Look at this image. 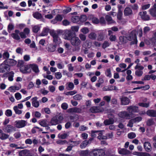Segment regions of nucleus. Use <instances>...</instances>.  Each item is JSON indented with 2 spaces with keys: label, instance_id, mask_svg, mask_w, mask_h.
Returning <instances> with one entry per match:
<instances>
[{
  "label": "nucleus",
  "instance_id": "obj_8",
  "mask_svg": "<svg viewBox=\"0 0 156 156\" xmlns=\"http://www.w3.org/2000/svg\"><path fill=\"white\" fill-rule=\"evenodd\" d=\"M70 41L71 44L74 46H78L80 44V40L78 37H76V36L73 37Z\"/></svg>",
  "mask_w": 156,
  "mask_h": 156
},
{
  "label": "nucleus",
  "instance_id": "obj_51",
  "mask_svg": "<svg viewBox=\"0 0 156 156\" xmlns=\"http://www.w3.org/2000/svg\"><path fill=\"white\" fill-rule=\"evenodd\" d=\"M5 114L7 116H11L12 115V111L8 109L6 111Z\"/></svg>",
  "mask_w": 156,
  "mask_h": 156
},
{
  "label": "nucleus",
  "instance_id": "obj_49",
  "mask_svg": "<svg viewBox=\"0 0 156 156\" xmlns=\"http://www.w3.org/2000/svg\"><path fill=\"white\" fill-rule=\"evenodd\" d=\"M129 6L133 10H136L138 8V5L136 3H135L133 5H131Z\"/></svg>",
  "mask_w": 156,
  "mask_h": 156
},
{
  "label": "nucleus",
  "instance_id": "obj_40",
  "mask_svg": "<svg viewBox=\"0 0 156 156\" xmlns=\"http://www.w3.org/2000/svg\"><path fill=\"white\" fill-rule=\"evenodd\" d=\"M150 14L154 17H156V9H150Z\"/></svg>",
  "mask_w": 156,
  "mask_h": 156
},
{
  "label": "nucleus",
  "instance_id": "obj_46",
  "mask_svg": "<svg viewBox=\"0 0 156 156\" xmlns=\"http://www.w3.org/2000/svg\"><path fill=\"white\" fill-rule=\"evenodd\" d=\"M110 45V44L109 42L106 41H105L103 43L102 45V48L103 49L105 48L106 47H108Z\"/></svg>",
  "mask_w": 156,
  "mask_h": 156
},
{
  "label": "nucleus",
  "instance_id": "obj_50",
  "mask_svg": "<svg viewBox=\"0 0 156 156\" xmlns=\"http://www.w3.org/2000/svg\"><path fill=\"white\" fill-rule=\"evenodd\" d=\"M98 156H104L105 154L104 151L102 149H98Z\"/></svg>",
  "mask_w": 156,
  "mask_h": 156
},
{
  "label": "nucleus",
  "instance_id": "obj_54",
  "mask_svg": "<svg viewBox=\"0 0 156 156\" xmlns=\"http://www.w3.org/2000/svg\"><path fill=\"white\" fill-rule=\"evenodd\" d=\"M55 75L56 79L58 80L60 79L62 76L61 73L59 72L55 73Z\"/></svg>",
  "mask_w": 156,
  "mask_h": 156
},
{
  "label": "nucleus",
  "instance_id": "obj_4",
  "mask_svg": "<svg viewBox=\"0 0 156 156\" xmlns=\"http://www.w3.org/2000/svg\"><path fill=\"white\" fill-rule=\"evenodd\" d=\"M89 110L92 113H100L104 112V108L99 106H94L91 107Z\"/></svg>",
  "mask_w": 156,
  "mask_h": 156
},
{
  "label": "nucleus",
  "instance_id": "obj_5",
  "mask_svg": "<svg viewBox=\"0 0 156 156\" xmlns=\"http://www.w3.org/2000/svg\"><path fill=\"white\" fill-rule=\"evenodd\" d=\"M20 70L22 72L24 73H30L31 71V64L21 67Z\"/></svg>",
  "mask_w": 156,
  "mask_h": 156
},
{
  "label": "nucleus",
  "instance_id": "obj_1",
  "mask_svg": "<svg viewBox=\"0 0 156 156\" xmlns=\"http://www.w3.org/2000/svg\"><path fill=\"white\" fill-rule=\"evenodd\" d=\"M127 39L129 41H133L130 42V44L131 45L133 44H136L137 43V40L136 36V33L135 30L132 31L127 36Z\"/></svg>",
  "mask_w": 156,
  "mask_h": 156
},
{
  "label": "nucleus",
  "instance_id": "obj_7",
  "mask_svg": "<svg viewBox=\"0 0 156 156\" xmlns=\"http://www.w3.org/2000/svg\"><path fill=\"white\" fill-rule=\"evenodd\" d=\"M3 130L5 132L10 133L16 131V128L10 125H8L3 129Z\"/></svg>",
  "mask_w": 156,
  "mask_h": 156
},
{
  "label": "nucleus",
  "instance_id": "obj_18",
  "mask_svg": "<svg viewBox=\"0 0 156 156\" xmlns=\"http://www.w3.org/2000/svg\"><path fill=\"white\" fill-rule=\"evenodd\" d=\"M119 153L121 154L128 155L130 154V151L126 149L123 148L119 149Z\"/></svg>",
  "mask_w": 156,
  "mask_h": 156
},
{
  "label": "nucleus",
  "instance_id": "obj_29",
  "mask_svg": "<svg viewBox=\"0 0 156 156\" xmlns=\"http://www.w3.org/2000/svg\"><path fill=\"white\" fill-rule=\"evenodd\" d=\"M98 149H94L89 153V155L90 156H98Z\"/></svg>",
  "mask_w": 156,
  "mask_h": 156
},
{
  "label": "nucleus",
  "instance_id": "obj_31",
  "mask_svg": "<svg viewBox=\"0 0 156 156\" xmlns=\"http://www.w3.org/2000/svg\"><path fill=\"white\" fill-rule=\"evenodd\" d=\"M8 80L10 81H12L13 80V77L14 74V73L13 71H11L8 73Z\"/></svg>",
  "mask_w": 156,
  "mask_h": 156
},
{
  "label": "nucleus",
  "instance_id": "obj_6",
  "mask_svg": "<svg viewBox=\"0 0 156 156\" xmlns=\"http://www.w3.org/2000/svg\"><path fill=\"white\" fill-rule=\"evenodd\" d=\"M27 123V122L25 120H18L15 121V126L16 127L20 128L25 127Z\"/></svg>",
  "mask_w": 156,
  "mask_h": 156
},
{
  "label": "nucleus",
  "instance_id": "obj_30",
  "mask_svg": "<svg viewBox=\"0 0 156 156\" xmlns=\"http://www.w3.org/2000/svg\"><path fill=\"white\" fill-rule=\"evenodd\" d=\"M88 144L89 141H87V140H85L80 144V148L81 149L84 148Z\"/></svg>",
  "mask_w": 156,
  "mask_h": 156
},
{
  "label": "nucleus",
  "instance_id": "obj_26",
  "mask_svg": "<svg viewBox=\"0 0 156 156\" xmlns=\"http://www.w3.org/2000/svg\"><path fill=\"white\" fill-rule=\"evenodd\" d=\"M8 64V65L10 66H13L15 65L17 63V62L16 60L12 59H10L7 60Z\"/></svg>",
  "mask_w": 156,
  "mask_h": 156
},
{
  "label": "nucleus",
  "instance_id": "obj_60",
  "mask_svg": "<svg viewBox=\"0 0 156 156\" xmlns=\"http://www.w3.org/2000/svg\"><path fill=\"white\" fill-rule=\"evenodd\" d=\"M135 73L136 75L137 76H140L142 75L143 74V72L141 70H136L135 71Z\"/></svg>",
  "mask_w": 156,
  "mask_h": 156
},
{
  "label": "nucleus",
  "instance_id": "obj_11",
  "mask_svg": "<svg viewBox=\"0 0 156 156\" xmlns=\"http://www.w3.org/2000/svg\"><path fill=\"white\" fill-rule=\"evenodd\" d=\"M147 12L146 11L143 12H140L139 13V15L140 16L141 19L144 20H149L150 19L149 16L147 15Z\"/></svg>",
  "mask_w": 156,
  "mask_h": 156
},
{
  "label": "nucleus",
  "instance_id": "obj_17",
  "mask_svg": "<svg viewBox=\"0 0 156 156\" xmlns=\"http://www.w3.org/2000/svg\"><path fill=\"white\" fill-rule=\"evenodd\" d=\"M147 114L149 116L156 117V110L152 109L148 110L146 112Z\"/></svg>",
  "mask_w": 156,
  "mask_h": 156
},
{
  "label": "nucleus",
  "instance_id": "obj_37",
  "mask_svg": "<svg viewBox=\"0 0 156 156\" xmlns=\"http://www.w3.org/2000/svg\"><path fill=\"white\" fill-rule=\"evenodd\" d=\"M138 105L141 107L145 108H147L149 106V103L144 102H140L139 103H138Z\"/></svg>",
  "mask_w": 156,
  "mask_h": 156
},
{
  "label": "nucleus",
  "instance_id": "obj_13",
  "mask_svg": "<svg viewBox=\"0 0 156 156\" xmlns=\"http://www.w3.org/2000/svg\"><path fill=\"white\" fill-rule=\"evenodd\" d=\"M144 147L147 152H150L152 148L150 143L148 141L145 142L144 144Z\"/></svg>",
  "mask_w": 156,
  "mask_h": 156
},
{
  "label": "nucleus",
  "instance_id": "obj_16",
  "mask_svg": "<svg viewBox=\"0 0 156 156\" xmlns=\"http://www.w3.org/2000/svg\"><path fill=\"white\" fill-rule=\"evenodd\" d=\"M133 14L132 9L130 8L126 7L124 11V14L125 16H128Z\"/></svg>",
  "mask_w": 156,
  "mask_h": 156
},
{
  "label": "nucleus",
  "instance_id": "obj_57",
  "mask_svg": "<svg viewBox=\"0 0 156 156\" xmlns=\"http://www.w3.org/2000/svg\"><path fill=\"white\" fill-rule=\"evenodd\" d=\"M49 34L52 37H55V36H56V35H58V34L55 32V31L54 30H50L49 31Z\"/></svg>",
  "mask_w": 156,
  "mask_h": 156
},
{
  "label": "nucleus",
  "instance_id": "obj_2",
  "mask_svg": "<svg viewBox=\"0 0 156 156\" xmlns=\"http://www.w3.org/2000/svg\"><path fill=\"white\" fill-rule=\"evenodd\" d=\"M63 34L65 37V39L69 40H71L73 37L76 36L75 33L71 30H65Z\"/></svg>",
  "mask_w": 156,
  "mask_h": 156
},
{
  "label": "nucleus",
  "instance_id": "obj_20",
  "mask_svg": "<svg viewBox=\"0 0 156 156\" xmlns=\"http://www.w3.org/2000/svg\"><path fill=\"white\" fill-rule=\"evenodd\" d=\"M57 44H50L48 46V50L50 52H54L56 50Z\"/></svg>",
  "mask_w": 156,
  "mask_h": 156
},
{
  "label": "nucleus",
  "instance_id": "obj_19",
  "mask_svg": "<svg viewBox=\"0 0 156 156\" xmlns=\"http://www.w3.org/2000/svg\"><path fill=\"white\" fill-rule=\"evenodd\" d=\"M19 154L20 156H29V151L27 150H22L19 152Z\"/></svg>",
  "mask_w": 156,
  "mask_h": 156
},
{
  "label": "nucleus",
  "instance_id": "obj_41",
  "mask_svg": "<svg viewBox=\"0 0 156 156\" xmlns=\"http://www.w3.org/2000/svg\"><path fill=\"white\" fill-rule=\"evenodd\" d=\"M146 123L147 126H150L154 124V122L152 119H151L147 120Z\"/></svg>",
  "mask_w": 156,
  "mask_h": 156
},
{
  "label": "nucleus",
  "instance_id": "obj_63",
  "mask_svg": "<svg viewBox=\"0 0 156 156\" xmlns=\"http://www.w3.org/2000/svg\"><path fill=\"white\" fill-rule=\"evenodd\" d=\"M39 30V27L38 26H34L33 27V31L34 33H37Z\"/></svg>",
  "mask_w": 156,
  "mask_h": 156
},
{
  "label": "nucleus",
  "instance_id": "obj_22",
  "mask_svg": "<svg viewBox=\"0 0 156 156\" xmlns=\"http://www.w3.org/2000/svg\"><path fill=\"white\" fill-rule=\"evenodd\" d=\"M114 122V121L113 119L109 118L108 119L105 120L104 122V123L105 125L107 126L113 124Z\"/></svg>",
  "mask_w": 156,
  "mask_h": 156
},
{
  "label": "nucleus",
  "instance_id": "obj_21",
  "mask_svg": "<svg viewBox=\"0 0 156 156\" xmlns=\"http://www.w3.org/2000/svg\"><path fill=\"white\" fill-rule=\"evenodd\" d=\"M50 123L51 126L59 124L57 117L55 116L52 118L51 120Z\"/></svg>",
  "mask_w": 156,
  "mask_h": 156
},
{
  "label": "nucleus",
  "instance_id": "obj_14",
  "mask_svg": "<svg viewBox=\"0 0 156 156\" xmlns=\"http://www.w3.org/2000/svg\"><path fill=\"white\" fill-rule=\"evenodd\" d=\"M117 90V88L116 86H113L112 85L105 86L103 88V90L105 91H112Z\"/></svg>",
  "mask_w": 156,
  "mask_h": 156
},
{
  "label": "nucleus",
  "instance_id": "obj_36",
  "mask_svg": "<svg viewBox=\"0 0 156 156\" xmlns=\"http://www.w3.org/2000/svg\"><path fill=\"white\" fill-rule=\"evenodd\" d=\"M132 119L134 123L136 122H139L141 121L142 120V118L140 116H138Z\"/></svg>",
  "mask_w": 156,
  "mask_h": 156
},
{
  "label": "nucleus",
  "instance_id": "obj_52",
  "mask_svg": "<svg viewBox=\"0 0 156 156\" xmlns=\"http://www.w3.org/2000/svg\"><path fill=\"white\" fill-rule=\"evenodd\" d=\"M105 74L107 77H111L112 76L111 70L109 68L105 72Z\"/></svg>",
  "mask_w": 156,
  "mask_h": 156
},
{
  "label": "nucleus",
  "instance_id": "obj_55",
  "mask_svg": "<svg viewBox=\"0 0 156 156\" xmlns=\"http://www.w3.org/2000/svg\"><path fill=\"white\" fill-rule=\"evenodd\" d=\"M12 36L14 39L17 40H19L20 39V36L17 34H12Z\"/></svg>",
  "mask_w": 156,
  "mask_h": 156
},
{
  "label": "nucleus",
  "instance_id": "obj_48",
  "mask_svg": "<svg viewBox=\"0 0 156 156\" xmlns=\"http://www.w3.org/2000/svg\"><path fill=\"white\" fill-rule=\"evenodd\" d=\"M77 93V92L75 90H74V91H68V92H67L66 93H64V94L66 95H73L74 94H76V93Z\"/></svg>",
  "mask_w": 156,
  "mask_h": 156
},
{
  "label": "nucleus",
  "instance_id": "obj_32",
  "mask_svg": "<svg viewBox=\"0 0 156 156\" xmlns=\"http://www.w3.org/2000/svg\"><path fill=\"white\" fill-rule=\"evenodd\" d=\"M9 135L5 133H2L0 136V138L2 140H5L7 139Z\"/></svg>",
  "mask_w": 156,
  "mask_h": 156
},
{
  "label": "nucleus",
  "instance_id": "obj_64",
  "mask_svg": "<svg viewBox=\"0 0 156 156\" xmlns=\"http://www.w3.org/2000/svg\"><path fill=\"white\" fill-rule=\"evenodd\" d=\"M103 99L108 103H109L111 101V98L109 96H106L104 97Z\"/></svg>",
  "mask_w": 156,
  "mask_h": 156
},
{
  "label": "nucleus",
  "instance_id": "obj_33",
  "mask_svg": "<svg viewBox=\"0 0 156 156\" xmlns=\"http://www.w3.org/2000/svg\"><path fill=\"white\" fill-rule=\"evenodd\" d=\"M53 41L55 42V44L57 45V44H59V42L60 39H59L58 35L55 36L53 37Z\"/></svg>",
  "mask_w": 156,
  "mask_h": 156
},
{
  "label": "nucleus",
  "instance_id": "obj_27",
  "mask_svg": "<svg viewBox=\"0 0 156 156\" xmlns=\"http://www.w3.org/2000/svg\"><path fill=\"white\" fill-rule=\"evenodd\" d=\"M97 35L94 32H92L88 35V37L92 40H95L96 39Z\"/></svg>",
  "mask_w": 156,
  "mask_h": 156
},
{
  "label": "nucleus",
  "instance_id": "obj_38",
  "mask_svg": "<svg viewBox=\"0 0 156 156\" xmlns=\"http://www.w3.org/2000/svg\"><path fill=\"white\" fill-rule=\"evenodd\" d=\"M63 19V17L60 14H58L56 15L54 20L55 21V20L57 21H61Z\"/></svg>",
  "mask_w": 156,
  "mask_h": 156
},
{
  "label": "nucleus",
  "instance_id": "obj_12",
  "mask_svg": "<svg viewBox=\"0 0 156 156\" xmlns=\"http://www.w3.org/2000/svg\"><path fill=\"white\" fill-rule=\"evenodd\" d=\"M121 104L122 105H129L130 103L129 99L127 97L122 96L120 98Z\"/></svg>",
  "mask_w": 156,
  "mask_h": 156
},
{
  "label": "nucleus",
  "instance_id": "obj_15",
  "mask_svg": "<svg viewBox=\"0 0 156 156\" xmlns=\"http://www.w3.org/2000/svg\"><path fill=\"white\" fill-rule=\"evenodd\" d=\"M119 41L118 43L119 44H123L126 43L127 42V37L121 36L119 37Z\"/></svg>",
  "mask_w": 156,
  "mask_h": 156
},
{
  "label": "nucleus",
  "instance_id": "obj_56",
  "mask_svg": "<svg viewBox=\"0 0 156 156\" xmlns=\"http://www.w3.org/2000/svg\"><path fill=\"white\" fill-rule=\"evenodd\" d=\"M71 9V8L67 7L63 10V13L64 14H67L70 12Z\"/></svg>",
  "mask_w": 156,
  "mask_h": 156
},
{
  "label": "nucleus",
  "instance_id": "obj_53",
  "mask_svg": "<svg viewBox=\"0 0 156 156\" xmlns=\"http://www.w3.org/2000/svg\"><path fill=\"white\" fill-rule=\"evenodd\" d=\"M9 146L12 148H15L16 149H22L21 147H18V145L14 143L10 144Z\"/></svg>",
  "mask_w": 156,
  "mask_h": 156
},
{
  "label": "nucleus",
  "instance_id": "obj_58",
  "mask_svg": "<svg viewBox=\"0 0 156 156\" xmlns=\"http://www.w3.org/2000/svg\"><path fill=\"white\" fill-rule=\"evenodd\" d=\"M14 27V26L11 24H9L8 27V31L9 33H11V31Z\"/></svg>",
  "mask_w": 156,
  "mask_h": 156
},
{
  "label": "nucleus",
  "instance_id": "obj_42",
  "mask_svg": "<svg viewBox=\"0 0 156 156\" xmlns=\"http://www.w3.org/2000/svg\"><path fill=\"white\" fill-rule=\"evenodd\" d=\"M136 136V134L133 132H131L128 134V137L130 139H133Z\"/></svg>",
  "mask_w": 156,
  "mask_h": 156
},
{
  "label": "nucleus",
  "instance_id": "obj_35",
  "mask_svg": "<svg viewBox=\"0 0 156 156\" xmlns=\"http://www.w3.org/2000/svg\"><path fill=\"white\" fill-rule=\"evenodd\" d=\"M2 57L4 59H6L5 60L7 61L9 57V54L8 52L5 51L3 54Z\"/></svg>",
  "mask_w": 156,
  "mask_h": 156
},
{
  "label": "nucleus",
  "instance_id": "obj_28",
  "mask_svg": "<svg viewBox=\"0 0 156 156\" xmlns=\"http://www.w3.org/2000/svg\"><path fill=\"white\" fill-rule=\"evenodd\" d=\"M72 21L74 23H77L80 21L79 16H72L71 18Z\"/></svg>",
  "mask_w": 156,
  "mask_h": 156
},
{
  "label": "nucleus",
  "instance_id": "obj_59",
  "mask_svg": "<svg viewBox=\"0 0 156 156\" xmlns=\"http://www.w3.org/2000/svg\"><path fill=\"white\" fill-rule=\"evenodd\" d=\"M62 108L64 110H66L68 108V105L66 103H62L61 105Z\"/></svg>",
  "mask_w": 156,
  "mask_h": 156
},
{
  "label": "nucleus",
  "instance_id": "obj_24",
  "mask_svg": "<svg viewBox=\"0 0 156 156\" xmlns=\"http://www.w3.org/2000/svg\"><path fill=\"white\" fill-rule=\"evenodd\" d=\"M49 30L50 29L48 28H44L42 32L40 34V36H44L47 35Z\"/></svg>",
  "mask_w": 156,
  "mask_h": 156
},
{
  "label": "nucleus",
  "instance_id": "obj_47",
  "mask_svg": "<svg viewBox=\"0 0 156 156\" xmlns=\"http://www.w3.org/2000/svg\"><path fill=\"white\" fill-rule=\"evenodd\" d=\"M13 109L16 113V114L20 115L22 113V111L19 110L18 108H17L16 106H15L13 108Z\"/></svg>",
  "mask_w": 156,
  "mask_h": 156
},
{
  "label": "nucleus",
  "instance_id": "obj_44",
  "mask_svg": "<svg viewBox=\"0 0 156 156\" xmlns=\"http://www.w3.org/2000/svg\"><path fill=\"white\" fill-rule=\"evenodd\" d=\"M122 15L123 13L122 11H118L117 15V19L119 20H121L122 19Z\"/></svg>",
  "mask_w": 156,
  "mask_h": 156
},
{
  "label": "nucleus",
  "instance_id": "obj_62",
  "mask_svg": "<svg viewBox=\"0 0 156 156\" xmlns=\"http://www.w3.org/2000/svg\"><path fill=\"white\" fill-rule=\"evenodd\" d=\"M79 27L78 26H73L71 27L72 30V31L75 33V32H77L78 31Z\"/></svg>",
  "mask_w": 156,
  "mask_h": 156
},
{
  "label": "nucleus",
  "instance_id": "obj_45",
  "mask_svg": "<svg viewBox=\"0 0 156 156\" xmlns=\"http://www.w3.org/2000/svg\"><path fill=\"white\" fill-rule=\"evenodd\" d=\"M73 98L76 100H80L82 98L81 95L79 94H76L73 96Z\"/></svg>",
  "mask_w": 156,
  "mask_h": 156
},
{
  "label": "nucleus",
  "instance_id": "obj_61",
  "mask_svg": "<svg viewBox=\"0 0 156 156\" xmlns=\"http://www.w3.org/2000/svg\"><path fill=\"white\" fill-rule=\"evenodd\" d=\"M15 96L17 100H19L21 98V95L19 93H17L15 94Z\"/></svg>",
  "mask_w": 156,
  "mask_h": 156
},
{
  "label": "nucleus",
  "instance_id": "obj_10",
  "mask_svg": "<svg viewBox=\"0 0 156 156\" xmlns=\"http://www.w3.org/2000/svg\"><path fill=\"white\" fill-rule=\"evenodd\" d=\"M127 110L131 115L133 113L138 112V107L135 106H130L128 107Z\"/></svg>",
  "mask_w": 156,
  "mask_h": 156
},
{
  "label": "nucleus",
  "instance_id": "obj_39",
  "mask_svg": "<svg viewBox=\"0 0 156 156\" xmlns=\"http://www.w3.org/2000/svg\"><path fill=\"white\" fill-rule=\"evenodd\" d=\"M92 23L94 24H98L100 23L99 20L96 17H93L91 19Z\"/></svg>",
  "mask_w": 156,
  "mask_h": 156
},
{
  "label": "nucleus",
  "instance_id": "obj_43",
  "mask_svg": "<svg viewBox=\"0 0 156 156\" xmlns=\"http://www.w3.org/2000/svg\"><path fill=\"white\" fill-rule=\"evenodd\" d=\"M89 152L88 150L82 151H81L80 154L82 156H87Z\"/></svg>",
  "mask_w": 156,
  "mask_h": 156
},
{
  "label": "nucleus",
  "instance_id": "obj_3",
  "mask_svg": "<svg viewBox=\"0 0 156 156\" xmlns=\"http://www.w3.org/2000/svg\"><path fill=\"white\" fill-rule=\"evenodd\" d=\"M7 60H5L2 63L0 64V73H4L9 72L10 70V67L5 63Z\"/></svg>",
  "mask_w": 156,
  "mask_h": 156
},
{
  "label": "nucleus",
  "instance_id": "obj_34",
  "mask_svg": "<svg viewBox=\"0 0 156 156\" xmlns=\"http://www.w3.org/2000/svg\"><path fill=\"white\" fill-rule=\"evenodd\" d=\"M79 18L80 19V21L82 22H85L87 20V16L85 15H81Z\"/></svg>",
  "mask_w": 156,
  "mask_h": 156
},
{
  "label": "nucleus",
  "instance_id": "obj_9",
  "mask_svg": "<svg viewBox=\"0 0 156 156\" xmlns=\"http://www.w3.org/2000/svg\"><path fill=\"white\" fill-rule=\"evenodd\" d=\"M119 116L121 118L126 119H129L130 117V114L127 112L123 111L118 114Z\"/></svg>",
  "mask_w": 156,
  "mask_h": 156
},
{
  "label": "nucleus",
  "instance_id": "obj_25",
  "mask_svg": "<svg viewBox=\"0 0 156 156\" xmlns=\"http://www.w3.org/2000/svg\"><path fill=\"white\" fill-rule=\"evenodd\" d=\"M31 70L36 73L38 72V65L35 64H31Z\"/></svg>",
  "mask_w": 156,
  "mask_h": 156
},
{
  "label": "nucleus",
  "instance_id": "obj_23",
  "mask_svg": "<svg viewBox=\"0 0 156 156\" xmlns=\"http://www.w3.org/2000/svg\"><path fill=\"white\" fill-rule=\"evenodd\" d=\"M37 98L36 97L33 98L32 99V105L33 106L36 108L38 107L39 105V103L38 101L37 100Z\"/></svg>",
  "mask_w": 156,
  "mask_h": 156
}]
</instances>
